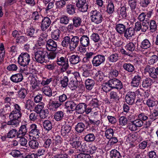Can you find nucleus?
<instances>
[{
    "instance_id": "obj_18",
    "label": "nucleus",
    "mask_w": 158,
    "mask_h": 158,
    "mask_svg": "<svg viewBox=\"0 0 158 158\" xmlns=\"http://www.w3.org/2000/svg\"><path fill=\"white\" fill-rule=\"evenodd\" d=\"M119 94L118 91H112L110 94V101L111 103L117 102L119 100Z\"/></svg>"
},
{
    "instance_id": "obj_58",
    "label": "nucleus",
    "mask_w": 158,
    "mask_h": 158,
    "mask_svg": "<svg viewBox=\"0 0 158 158\" xmlns=\"http://www.w3.org/2000/svg\"><path fill=\"white\" fill-rule=\"evenodd\" d=\"M27 35L31 37H35L36 36L37 32L35 31V28L33 27H31L27 29Z\"/></svg>"
},
{
    "instance_id": "obj_56",
    "label": "nucleus",
    "mask_w": 158,
    "mask_h": 158,
    "mask_svg": "<svg viewBox=\"0 0 158 158\" xmlns=\"http://www.w3.org/2000/svg\"><path fill=\"white\" fill-rule=\"evenodd\" d=\"M97 152H98L97 148L95 146H93L90 151V153L92 155V157L94 158H98V156L97 154Z\"/></svg>"
},
{
    "instance_id": "obj_30",
    "label": "nucleus",
    "mask_w": 158,
    "mask_h": 158,
    "mask_svg": "<svg viewBox=\"0 0 158 158\" xmlns=\"http://www.w3.org/2000/svg\"><path fill=\"white\" fill-rule=\"evenodd\" d=\"M40 82V81L37 77L36 78L33 77L31 81V83L32 84V89H36L37 90V87H39Z\"/></svg>"
},
{
    "instance_id": "obj_31",
    "label": "nucleus",
    "mask_w": 158,
    "mask_h": 158,
    "mask_svg": "<svg viewBox=\"0 0 158 158\" xmlns=\"http://www.w3.org/2000/svg\"><path fill=\"white\" fill-rule=\"evenodd\" d=\"M22 116L21 112H17L16 111L12 110L10 114L9 117L10 119L14 118L18 119Z\"/></svg>"
},
{
    "instance_id": "obj_61",
    "label": "nucleus",
    "mask_w": 158,
    "mask_h": 158,
    "mask_svg": "<svg viewBox=\"0 0 158 158\" xmlns=\"http://www.w3.org/2000/svg\"><path fill=\"white\" fill-rule=\"evenodd\" d=\"M32 18L35 21H39L41 20L43 17L42 15L39 14L38 11H34L32 13Z\"/></svg>"
},
{
    "instance_id": "obj_48",
    "label": "nucleus",
    "mask_w": 158,
    "mask_h": 158,
    "mask_svg": "<svg viewBox=\"0 0 158 158\" xmlns=\"http://www.w3.org/2000/svg\"><path fill=\"white\" fill-rule=\"evenodd\" d=\"M29 145L32 149H35L38 148L39 143L37 140L32 139L29 141Z\"/></svg>"
},
{
    "instance_id": "obj_33",
    "label": "nucleus",
    "mask_w": 158,
    "mask_h": 158,
    "mask_svg": "<svg viewBox=\"0 0 158 158\" xmlns=\"http://www.w3.org/2000/svg\"><path fill=\"white\" fill-rule=\"evenodd\" d=\"M64 115V112L62 111H58L55 113L54 114V118L57 121L62 120Z\"/></svg>"
},
{
    "instance_id": "obj_26",
    "label": "nucleus",
    "mask_w": 158,
    "mask_h": 158,
    "mask_svg": "<svg viewBox=\"0 0 158 158\" xmlns=\"http://www.w3.org/2000/svg\"><path fill=\"white\" fill-rule=\"evenodd\" d=\"M126 28V26L122 23L117 24L115 28L117 32L120 35L123 34Z\"/></svg>"
},
{
    "instance_id": "obj_10",
    "label": "nucleus",
    "mask_w": 158,
    "mask_h": 158,
    "mask_svg": "<svg viewBox=\"0 0 158 158\" xmlns=\"http://www.w3.org/2000/svg\"><path fill=\"white\" fill-rule=\"evenodd\" d=\"M136 95L134 92H128L125 96L126 102L129 105H132L135 102Z\"/></svg>"
},
{
    "instance_id": "obj_5",
    "label": "nucleus",
    "mask_w": 158,
    "mask_h": 158,
    "mask_svg": "<svg viewBox=\"0 0 158 158\" xmlns=\"http://www.w3.org/2000/svg\"><path fill=\"white\" fill-rule=\"evenodd\" d=\"M56 62L58 65L62 67L60 69L62 72H64L69 67L68 60L66 57H58Z\"/></svg>"
},
{
    "instance_id": "obj_55",
    "label": "nucleus",
    "mask_w": 158,
    "mask_h": 158,
    "mask_svg": "<svg viewBox=\"0 0 158 158\" xmlns=\"http://www.w3.org/2000/svg\"><path fill=\"white\" fill-rule=\"evenodd\" d=\"M60 33V31L58 29L55 30L53 32H52L51 37L52 39L55 40H57L59 38Z\"/></svg>"
},
{
    "instance_id": "obj_64",
    "label": "nucleus",
    "mask_w": 158,
    "mask_h": 158,
    "mask_svg": "<svg viewBox=\"0 0 158 158\" xmlns=\"http://www.w3.org/2000/svg\"><path fill=\"white\" fill-rule=\"evenodd\" d=\"M125 48L127 50L131 52L135 49V44L132 42H129L126 45Z\"/></svg>"
},
{
    "instance_id": "obj_32",
    "label": "nucleus",
    "mask_w": 158,
    "mask_h": 158,
    "mask_svg": "<svg viewBox=\"0 0 158 158\" xmlns=\"http://www.w3.org/2000/svg\"><path fill=\"white\" fill-rule=\"evenodd\" d=\"M122 154L116 149L112 150L110 152V156L111 158H122Z\"/></svg>"
},
{
    "instance_id": "obj_37",
    "label": "nucleus",
    "mask_w": 158,
    "mask_h": 158,
    "mask_svg": "<svg viewBox=\"0 0 158 158\" xmlns=\"http://www.w3.org/2000/svg\"><path fill=\"white\" fill-rule=\"evenodd\" d=\"M18 97L21 100L24 99L27 94V91L25 89L21 88L18 92Z\"/></svg>"
},
{
    "instance_id": "obj_25",
    "label": "nucleus",
    "mask_w": 158,
    "mask_h": 158,
    "mask_svg": "<svg viewBox=\"0 0 158 158\" xmlns=\"http://www.w3.org/2000/svg\"><path fill=\"white\" fill-rule=\"evenodd\" d=\"M76 7L74 5L69 4L66 5V11L70 15H73L76 13Z\"/></svg>"
},
{
    "instance_id": "obj_22",
    "label": "nucleus",
    "mask_w": 158,
    "mask_h": 158,
    "mask_svg": "<svg viewBox=\"0 0 158 158\" xmlns=\"http://www.w3.org/2000/svg\"><path fill=\"white\" fill-rule=\"evenodd\" d=\"M81 58L80 56L77 55L73 54L70 56L69 61L70 63L73 64L75 65L81 61Z\"/></svg>"
},
{
    "instance_id": "obj_17",
    "label": "nucleus",
    "mask_w": 158,
    "mask_h": 158,
    "mask_svg": "<svg viewBox=\"0 0 158 158\" xmlns=\"http://www.w3.org/2000/svg\"><path fill=\"white\" fill-rule=\"evenodd\" d=\"M79 40L80 44L83 47H88L90 45L89 38L87 35H82Z\"/></svg>"
},
{
    "instance_id": "obj_38",
    "label": "nucleus",
    "mask_w": 158,
    "mask_h": 158,
    "mask_svg": "<svg viewBox=\"0 0 158 158\" xmlns=\"http://www.w3.org/2000/svg\"><path fill=\"white\" fill-rule=\"evenodd\" d=\"M151 47V43L149 40L145 39L143 40L141 43L140 47L144 49H146Z\"/></svg>"
},
{
    "instance_id": "obj_23",
    "label": "nucleus",
    "mask_w": 158,
    "mask_h": 158,
    "mask_svg": "<svg viewBox=\"0 0 158 158\" xmlns=\"http://www.w3.org/2000/svg\"><path fill=\"white\" fill-rule=\"evenodd\" d=\"M72 127L69 125H65L62 127L61 132L62 135L64 136L69 135L71 131Z\"/></svg>"
},
{
    "instance_id": "obj_54",
    "label": "nucleus",
    "mask_w": 158,
    "mask_h": 158,
    "mask_svg": "<svg viewBox=\"0 0 158 158\" xmlns=\"http://www.w3.org/2000/svg\"><path fill=\"white\" fill-rule=\"evenodd\" d=\"M49 111L48 109H43L39 113V116L42 119L46 118L48 115Z\"/></svg>"
},
{
    "instance_id": "obj_13",
    "label": "nucleus",
    "mask_w": 158,
    "mask_h": 158,
    "mask_svg": "<svg viewBox=\"0 0 158 158\" xmlns=\"http://www.w3.org/2000/svg\"><path fill=\"white\" fill-rule=\"evenodd\" d=\"M57 45L56 42L52 39H50L47 41L46 48L49 51H54L56 50Z\"/></svg>"
},
{
    "instance_id": "obj_21",
    "label": "nucleus",
    "mask_w": 158,
    "mask_h": 158,
    "mask_svg": "<svg viewBox=\"0 0 158 158\" xmlns=\"http://www.w3.org/2000/svg\"><path fill=\"white\" fill-rule=\"evenodd\" d=\"M86 104L84 103H80L77 106L76 105L75 110L76 112L79 114H82L85 112V108L87 107Z\"/></svg>"
},
{
    "instance_id": "obj_59",
    "label": "nucleus",
    "mask_w": 158,
    "mask_h": 158,
    "mask_svg": "<svg viewBox=\"0 0 158 158\" xmlns=\"http://www.w3.org/2000/svg\"><path fill=\"white\" fill-rule=\"evenodd\" d=\"M27 37L25 36H18L16 40V44L23 43L27 41Z\"/></svg>"
},
{
    "instance_id": "obj_53",
    "label": "nucleus",
    "mask_w": 158,
    "mask_h": 158,
    "mask_svg": "<svg viewBox=\"0 0 158 158\" xmlns=\"http://www.w3.org/2000/svg\"><path fill=\"white\" fill-rule=\"evenodd\" d=\"M114 6L113 2H111L109 3L107 7L106 11L109 14H112L114 11Z\"/></svg>"
},
{
    "instance_id": "obj_60",
    "label": "nucleus",
    "mask_w": 158,
    "mask_h": 158,
    "mask_svg": "<svg viewBox=\"0 0 158 158\" xmlns=\"http://www.w3.org/2000/svg\"><path fill=\"white\" fill-rule=\"evenodd\" d=\"M158 116V107H156L153 110L152 113L149 116V118L152 121L155 120L157 118L156 117Z\"/></svg>"
},
{
    "instance_id": "obj_4",
    "label": "nucleus",
    "mask_w": 158,
    "mask_h": 158,
    "mask_svg": "<svg viewBox=\"0 0 158 158\" xmlns=\"http://www.w3.org/2000/svg\"><path fill=\"white\" fill-rule=\"evenodd\" d=\"M91 20L96 24L101 23L103 20L102 13L96 10H93L91 12Z\"/></svg>"
},
{
    "instance_id": "obj_63",
    "label": "nucleus",
    "mask_w": 158,
    "mask_h": 158,
    "mask_svg": "<svg viewBox=\"0 0 158 158\" xmlns=\"http://www.w3.org/2000/svg\"><path fill=\"white\" fill-rule=\"evenodd\" d=\"M39 113L35 112L31 113L30 115L29 118L30 121H35L38 119L39 118Z\"/></svg>"
},
{
    "instance_id": "obj_44",
    "label": "nucleus",
    "mask_w": 158,
    "mask_h": 158,
    "mask_svg": "<svg viewBox=\"0 0 158 158\" xmlns=\"http://www.w3.org/2000/svg\"><path fill=\"white\" fill-rule=\"evenodd\" d=\"M18 134L17 130L16 129H13L10 130L8 133L7 137L9 138H12L16 136L17 138Z\"/></svg>"
},
{
    "instance_id": "obj_62",
    "label": "nucleus",
    "mask_w": 158,
    "mask_h": 158,
    "mask_svg": "<svg viewBox=\"0 0 158 158\" xmlns=\"http://www.w3.org/2000/svg\"><path fill=\"white\" fill-rule=\"evenodd\" d=\"M126 137H127V140L132 142L136 139L137 137L136 135V133H129Z\"/></svg>"
},
{
    "instance_id": "obj_2",
    "label": "nucleus",
    "mask_w": 158,
    "mask_h": 158,
    "mask_svg": "<svg viewBox=\"0 0 158 158\" xmlns=\"http://www.w3.org/2000/svg\"><path fill=\"white\" fill-rule=\"evenodd\" d=\"M30 60V55L26 52H23L19 56L18 62L20 66L25 67L29 64Z\"/></svg>"
},
{
    "instance_id": "obj_15",
    "label": "nucleus",
    "mask_w": 158,
    "mask_h": 158,
    "mask_svg": "<svg viewBox=\"0 0 158 158\" xmlns=\"http://www.w3.org/2000/svg\"><path fill=\"white\" fill-rule=\"evenodd\" d=\"M51 23L50 19L48 17H45L42 19L41 28L42 31H45L50 26Z\"/></svg>"
},
{
    "instance_id": "obj_42",
    "label": "nucleus",
    "mask_w": 158,
    "mask_h": 158,
    "mask_svg": "<svg viewBox=\"0 0 158 158\" xmlns=\"http://www.w3.org/2000/svg\"><path fill=\"white\" fill-rule=\"evenodd\" d=\"M127 8L125 6H123L120 7V10H118V13L119 14V17L122 16L123 18H125L127 16L126 12Z\"/></svg>"
},
{
    "instance_id": "obj_34",
    "label": "nucleus",
    "mask_w": 158,
    "mask_h": 158,
    "mask_svg": "<svg viewBox=\"0 0 158 158\" xmlns=\"http://www.w3.org/2000/svg\"><path fill=\"white\" fill-rule=\"evenodd\" d=\"M85 129V125L82 122L78 123L75 127V130L77 132L81 133L83 132Z\"/></svg>"
},
{
    "instance_id": "obj_19",
    "label": "nucleus",
    "mask_w": 158,
    "mask_h": 158,
    "mask_svg": "<svg viewBox=\"0 0 158 158\" xmlns=\"http://www.w3.org/2000/svg\"><path fill=\"white\" fill-rule=\"evenodd\" d=\"M10 79L13 82L18 83L23 79V75L21 73H19L13 75L10 77Z\"/></svg>"
},
{
    "instance_id": "obj_29",
    "label": "nucleus",
    "mask_w": 158,
    "mask_h": 158,
    "mask_svg": "<svg viewBox=\"0 0 158 158\" xmlns=\"http://www.w3.org/2000/svg\"><path fill=\"white\" fill-rule=\"evenodd\" d=\"M94 84V81L91 79H88L85 82L86 88L89 90H90L93 89Z\"/></svg>"
},
{
    "instance_id": "obj_3",
    "label": "nucleus",
    "mask_w": 158,
    "mask_h": 158,
    "mask_svg": "<svg viewBox=\"0 0 158 158\" xmlns=\"http://www.w3.org/2000/svg\"><path fill=\"white\" fill-rule=\"evenodd\" d=\"M28 134L30 137L32 136L35 139L40 137V130L35 124L28 125Z\"/></svg>"
},
{
    "instance_id": "obj_1",
    "label": "nucleus",
    "mask_w": 158,
    "mask_h": 158,
    "mask_svg": "<svg viewBox=\"0 0 158 158\" xmlns=\"http://www.w3.org/2000/svg\"><path fill=\"white\" fill-rule=\"evenodd\" d=\"M57 53L55 51H51L48 54L45 48H40L34 52V60L35 62L41 64L44 63H46L48 61L46 59V56L48 59L53 60L56 57Z\"/></svg>"
},
{
    "instance_id": "obj_14",
    "label": "nucleus",
    "mask_w": 158,
    "mask_h": 158,
    "mask_svg": "<svg viewBox=\"0 0 158 158\" xmlns=\"http://www.w3.org/2000/svg\"><path fill=\"white\" fill-rule=\"evenodd\" d=\"M100 121L98 120H92L89 119V120L86 122L87 125L86 128H89V129H94V128L97 127L100 124Z\"/></svg>"
},
{
    "instance_id": "obj_11",
    "label": "nucleus",
    "mask_w": 158,
    "mask_h": 158,
    "mask_svg": "<svg viewBox=\"0 0 158 158\" xmlns=\"http://www.w3.org/2000/svg\"><path fill=\"white\" fill-rule=\"evenodd\" d=\"M28 124H26L24 125H22L19 127L18 131L17 137H24L26 134H28Z\"/></svg>"
},
{
    "instance_id": "obj_20",
    "label": "nucleus",
    "mask_w": 158,
    "mask_h": 158,
    "mask_svg": "<svg viewBox=\"0 0 158 158\" xmlns=\"http://www.w3.org/2000/svg\"><path fill=\"white\" fill-rule=\"evenodd\" d=\"M123 34L125 37L130 39L132 36L135 35V32L133 27H130L126 28Z\"/></svg>"
},
{
    "instance_id": "obj_52",
    "label": "nucleus",
    "mask_w": 158,
    "mask_h": 158,
    "mask_svg": "<svg viewBox=\"0 0 158 158\" xmlns=\"http://www.w3.org/2000/svg\"><path fill=\"white\" fill-rule=\"evenodd\" d=\"M70 37L68 36L64 37L62 42V45L64 47H67L70 44Z\"/></svg>"
},
{
    "instance_id": "obj_41",
    "label": "nucleus",
    "mask_w": 158,
    "mask_h": 158,
    "mask_svg": "<svg viewBox=\"0 0 158 158\" xmlns=\"http://www.w3.org/2000/svg\"><path fill=\"white\" fill-rule=\"evenodd\" d=\"M149 30L151 32H154L157 30V25L155 20H151L150 22Z\"/></svg>"
},
{
    "instance_id": "obj_43",
    "label": "nucleus",
    "mask_w": 158,
    "mask_h": 158,
    "mask_svg": "<svg viewBox=\"0 0 158 158\" xmlns=\"http://www.w3.org/2000/svg\"><path fill=\"white\" fill-rule=\"evenodd\" d=\"M11 107L10 105L5 104V106L2 109H0V115L1 114H8L10 111Z\"/></svg>"
},
{
    "instance_id": "obj_51",
    "label": "nucleus",
    "mask_w": 158,
    "mask_h": 158,
    "mask_svg": "<svg viewBox=\"0 0 158 158\" xmlns=\"http://www.w3.org/2000/svg\"><path fill=\"white\" fill-rule=\"evenodd\" d=\"M43 92L46 96L50 97L52 96V91L48 86H45L43 89Z\"/></svg>"
},
{
    "instance_id": "obj_47",
    "label": "nucleus",
    "mask_w": 158,
    "mask_h": 158,
    "mask_svg": "<svg viewBox=\"0 0 158 158\" xmlns=\"http://www.w3.org/2000/svg\"><path fill=\"white\" fill-rule=\"evenodd\" d=\"M69 17L67 15H63L60 18V22L62 24L67 25L69 23Z\"/></svg>"
},
{
    "instance_id": "obj_40",
    "label": "nucleus",
    "mask_w": 158,
    "mask_h": 158,
    "mask_svg": "<svg viewBox=\"0 0 158 158\" xmlns=\"http://www.w3.org/2000/svg\"><path fill=\"white\" fill-rule=\"evenodd\" d=\"M84 139L85 141L88 142H92L95 139V136L93 133H89L84 137Z\"/></svg>"
},
{
    "instance_id": "obj_16",
    "label": "nucleus",
    "mask_w": 158,
    "mask_h": 158,
    "mask_svg": "<svg viewBox=\"0 0 158 158\" xmlns=\"http://www.w3.org/2000/svg\"><path fill=\"white\" fill-rule=\"evenodd\" d=\"M155 72V68L149 65H146L144 69V72L148 73L149 76L154 79H156L157 78Z\"/></svg>"
},
{
    "instance_id": "obj_28",
    "label": "nucleus",
    "mask_w": 158,
    "mask_h": 158,
    "mask_svg": "<svg viewBox=\"0 0 158 158\" xmlns=\"http://www.w3.org/2000/svg\"><path fill=\"white\" fill-rule=\"evenodd\" d=\"M52 141L53 147L56 148V147H58L61 144L62 142V138L60 136L57 135L54 137Z\"/></svg>"
},
{
    "instance_id": "obj_57",
    "label": "nucleus",
    "mask_w": 158,
    "mask_h": 158,
    "mask_svg": "<svg viewBox=\"0 0 158 158\" xmlns=\"http://www.w3.org/2000/svg\"><path fill=\"white\" fill-rule=\"evenodd\" d=\"M156 102L153 98H151L148 99L146 102V105L149 107H153L156 106Z\"/></svg>"
},
{
    "instance_id": "obj_7",
    "label": "nucleus",
    "mask_w": 158,
    "mask_h": 158,
    "mask_svg": "<svg viewBox=\"0 0 158 158\" xmlns=\"http://www.w3.org/2000/svg\"><path fill=\"white\" fill-rule=\"evenodd\" d=\"M133 74H134V75L132 79L131 84L133 87H138L143 77L142 75L136 71H135Z\"/></svg>"
},
{
    "instance_id": "obj_36",
    "label": "nucleus",
    "mask_w": 158,
    "mask_h": 158,
    "mask_svg": "<svg viewBox=\"0 0 158 158\" xmlns=\"http://www.w3.org/2000/svg\"><path fill=\"white\" fill-rule=\"evenodd\" d=\"M35 103L34 102L30 99H28L26 101L25 105V108L27 110H30V111H32V109L34 106Z\"/></svg>"
},
{
    "instance_id": "obj_24",
    "label": "nucleus",
    "mask_w": 158,
    "mask_h": 158,
    "mask_svg": "<svg viewBox=\"0 0 158 158\" xmlns=\"http://www.w3.org/2000/svg\"><path fill=\"white\" fill-rule=\"evenodd\" d=\"M64 105L67 110L73 111L75 110L76 104L73 101H68L65 103Z\"/></svg>"
},
{
    "instance_id": "obj_49",
    "label": "nucleus",
    "mask_w": 158,
    "mask_h": 158,
    "mask_svg": "<svg viewBox=\"0 0 158 158\" xmlns=\"http://www.w3.org/2000/svg\"><path fill=\"white\" fill-rule=\"evenodd\" d=\"M114 134L113 130L112 129L109 128L105 131V136L107 139H109L113 137Z\"/></svg>"
},
{
    "instance_id": "obj_50",
    "label": "nucleus",
    "mask_w": 158,
    "mask_h": 158,
    "mask_svg": "<svg viewBox=\"0 0 158 158\" xmlns=\"http://www.w3.org/2000/svg\"><path fill=\"white\" fill-rule=\"evenodd\" d=\"M77 80H71L68 85L69 87L72 90H75L77 86Z\"/></svg>"
},
{
    "instance_id": "obj_35",
    "label": "nucleus",
    "mask_w": 158,
    "mask_h": 158,
    "mask_svg": "<svg viewBox=\"0 0 158 158\" xmlns=\"http://www.w3.org/2000/svg\"><path fill=\"white\" fill-rule=\"evenodd\" d=\"M123 67L125 70L129 72H132L135 69L134 66L130 63H125Z\"/></svg>"
},
{
    "instance_id": "obj_27",
    "label": "nucleus",
    "mask_w": 158,
    "mask_h": 158,
    "mask_svg": "<svg viewBox=\"0 0 158 158\" xmlns=\"http://www.w3.org/2000/svg\"><path fill=\"white\" fill-rule=\"evenodd\" d=\"M73 23L75 27H78L81 25L82 20L81 17L78 16H74L72 19Z\"/></svg>"
},
{
    "instance_id": "obj_6",
    "label": "nucleus",
    "mask_w": 158,
    "mask_h": 158,
    "mask_svg": "<svg viewBox=\"0 0 158 158\" xmlns=\"http://www.w3.org/2000/svg\"><path fill=\"white\" fill-rule=\"evenodd\" d=\"M109 83L111 85V89H115L118 90H120L123 87V85L121 81L116 78L110 79Z\"/></svg>"
},
{
    "instance_id": "obj_8",
    "label": "nucleus",
    "mask_w": 158,
    "mask_h": 158,
    "mask_svg": "<svg viewBox=\"0 0 158 158\" xmlns=\"http://www.w3.org/2000/svg\"><path fill=\"white\" fill-rule=\"evenodd\" d=\"M105 60V56L104 55H98L93 57L92 62L94 66L98 67L103 63Z\"/></svg>"
},
{
    "instance_id": "obj_39",
    "label": "nucleus",
    "mask_w": 158,
    "mask_h": 158,
    "mask_svg": "<svg viewBox=\"0 0 158 158\" xmlns=\"http://www.w3.org/2000/svg\"><path fill=\"white\" fill-rule=\"evenodd\" d=\"M44 128L46 130L49 131L52 128V124L51 122L48 120H45L43 123Z\"/></svg>"
},
{
    "instance_id": "obj_45",
    "label": "nucleus",
    "mask_w": 158,
    "mask_h": 158,
    "mask_svg": "<svg viewBox=\"0 0 158 158\" xmlns=\"http://www.w3.org/2000/svg\"><path fill=\"white\" fill-rule=\"evenodd\" d=\"M119 59L118 54L115 53L110 55L108 57L109 61L111 63H114L117 61Z\"/></svg>"
},
{
    "instance_id": "obj_9",
    "label": "nucleus",
    "mask_w": 158,
    "mask_h": 158,
    "mask_svg": "<svg viewBox=\"0 0 158 158\" xmlns=\"http://www.w3.org/2000/svg\"><path fill=\"white\" fill-rule=\"evenodd\" d=\"M76 2V6L78 10L82 12L87 11L88 6L86 0H77Z\"/></svg>"
},
{
    "instance_id": "obj_12",
    "label": "nucleus",
    "mask_w": 158,
    "mask_h": 158,
    "mask_svg": "<svg viewBox=\"0 0 158 158\" xmlns=\"http://www.w3.org/2000/svg\"><path fill=\"white\" fill-rule=\"evenodd\" d=\"M70 41L69 48L71 50H74L79 44V38L78 36H73L70 39Z\"/></svg>"
},
{
    "instance_id": "obj_46",
    "label": "nucleus",
    "mask_w": 158,
    "mask_h": 158,
    "mask_svg": "<svg viewBox=\"0 0 158 158\" xmlns=\"http://www.w3.org/2000/svg\"><path fill=\"white\" fill-rule=\"evenodd\" d=\"M152 82V80L150 78H146L143 80L142 85L143 87L147 88L151 86Z\"/></svg>"
}]
</instances>
